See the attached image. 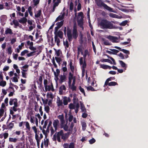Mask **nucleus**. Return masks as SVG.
<instances>
[{
	"label": "nucleus",
	"mask_w": 148,
	"mask_h": 148,
	"mask_svg": "<svg viewBox=\"0 0 148 148\" xmlns=\"http://www.w3.org/2000/svg\"><path fill=\"white\" fill-rule=\"evenodd\" d=\"M98 19V23H99V25L103 28L109 29L118 28V27L111 23L112 21L110 22L106 19H102L101 21L100 20L101 19Z\"/></svg>",
	"instance_id": "obj_1"
},
{
	"label": "nucleus",
	"mask_w": 148,
	"mask_h": 148,
	"mask_svg": "<svg viewBox=\"0 0 148 148\" xmlns=\"http://www.w3.org/2000/svg\"><path fill=\"white\" fill-rule=\"evenodd\" d=\"M9 103L10 106L14 105V106L11 108V109L10 110L11 114L12 115L14 114V112H16L20 110V109L18 108L19 106V104L18 102V100L16 98H11L10 99Z\"/></svg>",
	"instance_id": "obj_2"
},
{
	"label": "nucleus",
	"mask_w": 148,
	"mask_h": 148,
	"mask_svg": "<svg viewBox=\"0 0 148 148\" xmlns=\"http://www.w3.org/2000/svg\"><path fill=\"white\" fill-rule=\"evenodd\" d=\"M67 35L69 40L70 42L72 40L73 38L76 39L78 36V34L77 30L76 24L75 23L74 24L72 34L71 33V31L67 32Z\"/></svg>",
	"instance_id": "obj_3"
},
{
	"label": "nucleus",
	"mask_w": 148,
	"mask_h": 148,
	"mask_svg": "<svg viewBox=\"0 0 148 148\" xmlns=\"http://www.w3.org/2000/svg\"><path fill=\"white\" fill-rule=\"evenodd\" d=\"M84 54L83 55L84 62H83V58L81 57L79 59V64L81 65H82V72L85 71V69L86 66V57L87 55H89V52L88 50L86 49L84 51Z\"/></svg>",
	"instance_id": "obj_4"
},
{
	"label": "nucleus",
	"mask_w": 148,
	"mask_h": 148,
	"mask_svg": "<svg viewBox=\"0 0 148 148\" xmlns=\"http://www.w3.org/2000/svg\"><path fill=\"white\" fill-rule=\"evenodd\" d=\"M44 85L45 88V92L47 91H54L53 85L51 82L48 81L46 79H44Z\"/></svg>",
	"instance_id": "obj_5"
},
{
	"label": "nucleus",
	"mask_w": 148,
	"mask_h": 148,
	"mask_svg": "<svg viewBox=\"0 0 148 148\" xmlns=\"http://www.w3.org/2000/svg\"><path fill=\"white\" fill-rule=\"evenodd\" d=\"M97 5L100 7H103L104 8L110 12H114L113 8L110 7L102 1L101 0H95Z\"/></svg>",
	"instance_id": "obj_6"
},
{
	"label": "nucleus",
	"mask_w": 148,
	"mask_h": 148,
	"mask_svg": "<svg viewBox=\"0 0 148 148\" xmlns=\"http://www.w3.org/2000/svg\"><path fill=\"white\" fill-rule=\"evenodd\" d=\"M61 137V139L65 140V136L64 134V131L63 130H60L59 132H58L57 134H55L53 136V138L54 141H56V140L59 142H60V138Z\"/></svg>",
	"instance_id": "obj_7"
},
{
	"label": "nucleus",
	"mask_w": 148,
	"mask_h": 148,
	"mask_svg": "<svg viewBox=\"0 0 148 148\" xmlns=\"http://www.w3.org/2000/svg\"><path fill=\"white\" fill-rule=\"evenodd\" d=\"M58 118L60 121V126L61 128H63L65 130V119L63 114H62L59 115Z\"/></svg>",
	"instance_id": "obj_8"
},
{
	"label": "nucleus",
	"mask_w": 148,
	"mask_h": 148,
	"mask_svg": "<svg viewBox=\"0 0 148 148\" xmlns=\"http://www.w3.org/2000/svg\"><path fill=\"white\" fill-rule=\"evenodd\" d=\"M56 103L58 107L62 106L63 104L65 105V97H58Z\"/></svg>",
	"instance_id": "obj_9"
},
{
	"label": "nucleus",
	"mask_w": 148,
	"mask_h": 148,
	"mask_svg": "<svg viewBox=\"0 0 148 148\" xmlns=\"http://www.w3.org/2000/svg\"><path fill=\"white\" fill-rule=\"evenodd\" d=\"M79 103H76V105L71 103L69 105V108L71 110L75 109V112L76 113H77L79 110Z\"/></svg>",
	"instance_id": "obj_10"
},
{
	"label": "nucleus",
	"mask_w": 148,
	"mask_h": 148,
	"mask_svg": "<svg viewBox=\"0 0 148 148\" xmlns=\"http://www.w3.org/2000/svg\"><path fill=\"white\" fill-rule=\"evenodd\" d=\"M74 124L73 122L71 123V124L69 126V129L68 130L69 132L66 133H65V139L66 138V137L67 136V138L69 135L72 134L73 132V127L74 126Z\"/></svg>",
	"instance_id": "obj_11"
},
{
	"label": "nucleus",
	"mask_w": 148,
	"mask_h": 148,
	"mask_svg": "<svg viewBox=\"0 0 148 148\" xmlns=\"http://www.w3.org/2000/svg\"><path fill=\"white\" fill-rule=\"evenodd\" d=\"M107 38L113 42H118L117 40H118V39L116 37L109 35L108 36Z\"/></svg>",
	"instance_id": "obj_12"
},
{
	"label": "nucleus",
	"mask_w": 148,
	"mask_h": 148,
	"mask_svg": "<svg viewBox=\"0 0 148 148\" xmlns=\"http://www.w3.org/2000/svg\"><path fill=\"white\" fill-rule=\"evenodd\" d=\"M58 31L55 30L54 32L55 36H58V37H59L61 38H62L63 37V33L60 31Z\"/></svg>",
	"instance_id": "obj_13"
},
{
	"label": "nucleus",
	"mask_w": 148,
	"mask_h": 148,
	"mask_svg": "<svg viewBox=\"0 0 148 148\" xmlns=\"http://www.w3.org/2000/svg\"><path fill=\"white\" fill-rule=\"evenodd\" d=\"M112 22L114 24H119L120 25V26H124L127 24V23H128V21L127 20H126L122 21L120 23H119V22L117 21H112Z\"/></svg>",
	"instance_id": "obj_14"
},
{
	"label": "nucleus",
	"mask_w": 148,
	"mask_h": 148,
	"mask_svg": "<svg viewBox=\"0 0 148 148\" xmlns=\"http://www.w3.org/2000/svg\"><path fill=\"white\" fill-rule=\"evenodd\" d=\"M62 70L63 72V75H61L59 80L60 82V83H62V82H64L65 81V75H64V73H65L64 67H62Z\"/></svg>",
	"instance_id": "obj_15"
},
{
	"label": "nucleus",
	"mask_w": 148,
	"mask_h": 148,
	"mask_svg": "<svg viewBox=\"0 0 148 148\" xmlns=\"http://www.w3.org/2000/svg\"><path fill=\"white\" fill-rule=\"evenodd\" d=\"M53 2L54 3V5L52 10L53 12L56 7L58 6L60 2V0H53Z\"/></svg>",
	"instance_id": "obj_16"
},
{
	"label": "nucleus",
	"mask_w": 148,
	"mask_h": 148,
	"mask_svg": "<svg viewBox=\"0 0 148 148\" xmlns=\"http://www.w3.org/2000/svg\"><path fill=\"white\" fill-rule=\"evenodd\" d=\"M78 20H77L78 25L81 28H82V30L84 29V27H83V19H79V20H78L79 19H77Z\"/></svg>",
	"instance_id": "obj_17"
},
{
	"label": "nucleus",
	"mask_w": 148,
	"mask_h": 148,
	"mask_svg": "<svg viewBox=\"0 0 148 148\" xmlns=\"http://www.w3.org/2000/svg\"><path fill=\"white\" fill-rule=\"evenodd\" d=\"M59 123V121L58 119L54 120L53 123V127H54L55 130H57L58 129V126Z\"/></svg>",
	"instance_id": "obj_18"
},
{
	"label": "nucleus",
	"mask_w": 148,
	"mask_h": 148,
	"mask_svg": "<svg viewBox=\"0 0 148 148\" xmlns=\"http://www.w3.org/2000/svg\"><path fill=\"white\" fill-rule=\"evenodd\" d=\"M114 48L119 50L120 51H122L125 53L128 54H129L130 53L129 51L124 49H121L120 47L117 46H115L114 47Z\"/></svg>",
	"instance_id": "obj_19"
},
{
	"label": "nucleus",
	"mask_w": 148,
	"mask_h": 148,
	"mask_svg": "<svg viewBox=\"0 0 148 148\" xmlns=\"http://www.w3.org/2000/svg\"><path fill=\"white\" fill-rule=\"evenodd\" d=\"M35 137L37 145L38 146H39L41 140L39 136V133L35 134Z\"/></svg>",
	"instance_id": "obj_20"
},
{
	"label": "nucleus",
	"mask_w": 148,
	"mask_h": 148,
	"mask_svg": "<svg viewBox=\"0 0 148 148\" xmlns=\"http://www.w3.org/2000/svg\"><path fill=\"white\" fill-rule=\"evenodd\" d=\"M65 91V86L63 85L61 86L59 88V93L60 95H62L64 94Z\"/></svg>",
	"instance_id": "obj_21"
},
{
	"label": "nucleus",
	"mask_w": 148,
	"mask_h": 148,
	"mask_svg": "<svg viewBox=\"0 0 148 148\" xmlns=\"http://www.w3.org/2000/svg\"><path fill=\"white\" fill-rule=\"evenodd\" d=\"M5 33L6 35L8 34L11 35L13 34V32L11 29L8 28H6V30L5 31Z\"/></svg>",
	"instance_id": "obj_22"
},
{
	"label": "nucleus",
	"mask_w": 148,
	"mask_h": 148,
	"mask_svg": "<svg viewBox=\"0 0 148 148\" xmlns=\"http://www.w3.org/2000/svg\"><path fill=\"white\" fill-rule=\"evenodd\" d=\"M80 102L81 106V109L82 110V112H86V110L83 103L81 102V101H80Z\"/></svg>",
	"instance_id": "obj_23"
},
{
	"label": "nucleus",
	"mask_w": 148,
	"mask_h": 148,
	"mask_svg": "<svg viewBox=\"0 0 148 148\" xmlns=\"http://www.w3.org/2000/svg\"><path fill=\"white\" fill-rule=\"evenodd\" d=\"M63 24V22L62 21H61L60 22L57 23L56 24L57 26L55 27V30H58V29Z\"/></svg>",
	"instance_id": "obj_24"
},
{
	"label": "nucleus",
	"mask_w": 148,
	"mask_h": 148,
	"mask_svg": "<svg viewBox=\"0 0 148 148\" xmlns=\"http://www.w3.org/2000/svg\"><path fill=\"white\" fill-rule=\"evenodd\" d=\"M32 130L34 132L35 134H37V133H39V130L35 126H32Z\"/></svg>",
	"instance_id": "obj_25"
},
{
	"label": "nucleus",
	"mask_w": 148,
	"mask_h": 148,
	"mask_svg": "<svg viewBox=\"0 0 148 148\" xmlns=\"http://www.w3.org/2000/svg\"><path fill=\"white\" fill-rule=\"evenodd\" d=\"M19 78L17 74L15 73L14 77L12 78V81L17 82H18V78Z\"/></svg>",
	"instance_id": "obj_26"
},
{
	"label": "nucleus",
	"mask_w": 148,
	"mask_h": 148,
	"mask_svg": "<svg viewBox=\"0 0 148 148\" xmlns=\"http://www.w3.org/2000/svg\"><path fill=\"white\" fill-rule=\"evenodd\" d=\"M115 79V78L114 77H110L108 78L105 81L104 84V86H107L108 85V83L109 82V81H111L112 80H114Z\"/></svg>",
	"instance_id": "obj_27"
},
{
	"label": "nucleus",
	"mask_w": 148,
	"mask_h": 148,
	"mask_svg": "<svg viewBox=\"0 0 148 148\" xmlns=\"http://www.w3.org/2000/svg\"><path fill=\"white\" fill-rule=\"evenodd\" d=\"M33 112L32 111H29L27 114V119L28 120L31 117L33 116Z\"/></svg>",
	"instance_id": "obj_28"
},
{
	"label": "nucleus",
	"mask_w": 148,
	"mask_h": 148,
	"mask_svg": "<svg viewBox=\"0 0 148 148\" xmlns=\"http://www.w3.org/2000/svg\"><path fill=\"white\" fill-rule=\"evenodd\" d=\"M24 123L26 129L27 130L29 131H30L31 127L29 123L27 121H24Z\"/></svg>",
	"instance_id": "obj_29"
},
{
	"label": "nucleus",
	"mask_w": 148,
	"mask_h": 148,
	"mask_svg": "<svg viewBox=\"0 0 148 148\" xmlns=\"http://www.w3.org/2000/svg\"><path fill=\"white\" fill-rule=\"evenodd\" d=\"M85 87L86 88L87 90L88 91H96L91 86L88 87L85 86Z\"/></svg>",
	"instance_id": "obj_30"
},
{
	"label": "nucleus",
	"mask_w": 148,
	"mask_h": 148,
	"mask_svg": "<svg viewBox=\"0 0 148 148\" xmlns=\"http://www.w3.org/2000/svg\"><path fill=\"white\" fill-rule=\"evenodd\" d=\"M76 96H74L73 99V103L75 105H76L77 103H79V100L77 98L76 99Z\"/></svg>",
	"instance_id": "obj_31"
},
{
	"label": "nucleus",
	"mask_w": 148,
	"mask_h": 148,
	"mask_svg": "<svg viewBox=\"0 0 148 148\" xmlns=\"http://www.w3.org/2000/svg\"><path fill=\"white\" fill-rule=\"evenodd\" d=\"M82 124V130L83 131H85L86 129L87 126L86 123L84 122H83Z\"/></svg>",
	"instance_id": "obj_32"
},
{
	"label": "nucleus",
	"mask_w": 148,
	"mask_h": 148,
	"mask_svg": "<svg viewBox=\"0 0 148 148\" xmlns=\"http://www.w3.org/2000/svg\"><path fill=\"white\" fill-rule=\"evenodd\" d=\"M108 85L109 86H114L116 85H118V84L115 82H108Z\"/></svg>",
	"instance_id": "obj_33"
},
{
	"label": "nucleus",
	"mask_w": 148,
	"mask_h": 148,
	"mask_svg": "<svg viewBox=\"0 0 148 148\" xmlns=\"http://www.w3.org/2000/svg\"><path fill=\"white\" fill-rule=\"evenodd\" d=\"M110 50L112 51L113 53V54L116 55H117V53L119 52V51L115 49H110Z\"/></svg>",
	"instance_id": "obj_34"
},
{
	"label": "nucleus",
	"mask_w": 148,
	"mask_h": 148,
	"mask_svg": "<svg viewBox=\"0 0 148 148\" xmlns=\"http://www.w3.org/2000/svg\"><path fill=\"white\" fill-rule=\"evenodd\" d=\"M79 36H80L79 43L80 44H82L83 42V34L81 33L79 34Z\"/></svg>",
	"instance_id": "obj_35"
},
{
	"label": "nucleus",
	"mask_w": 148,
	"mask_h": 148,
	"mask_svg": "<svg viewBox=\"0 0 148 148\" xmlns=\"http://www.w3.org/2000/svg\"><path fill=\"white\" fill-rule=\"evenodd\" d=\"M79 89L80 92L83 94L85 96H86L84 88H82L81 86H80L79 87Z\"/></svg>",
	"instance_id": "obj_36"
},
{
	"label": "nucleus",
	"mask_w": 148,
	"mask_h": 148,
	"mask_svg": "<svg viewBox=\"0 0 148 148\" xmlns=\"http://www.w3.org/2000/svg\"><path fill=\"white\" fill-rule=\"evenodd\" d=\"M29 52V51L27 50H25L22 51L21 55L22 56H24L26 54H27Z\"/></svg>",
	"instance_id": "obj_37"
},
{
	"label": "nucleus",
	"mask_w": 148,
	"mask_h": 148,
	"mask_svg": "<svg viewBox=\"0 0 148 148\" xmlns=\"http://www.w3.org/2000/svg\"><path fill=\"white\" fill-rule=\"evenodd\" d=\"M17 140V139L16 138H9V141L11 142H16Z\"/></svg>",
	"instance_id": "obj_38"
},
{
	"label": "nucleus",
	"mask_w": 148,
	"mask_h": 148,
	"mask_svg": "<svg viewBox=\"0 0 148 148\" xmlns=\"http://www.w3.org/2000/svg\"><path fill=\"white\" fill-rule=\"evenodd\" d=\"M101 61L103 62H108L110 63V64H112V62L109 59H103L102 60H101Z\"/></svg>",
	"instance_id": "obj_39"
},
{
	"label": "nucleus",
	"mask_w": 148,
	"mask_h": 148,
	"mask_svg": "<svg viewBox=\"0 0 148 148\" xmlns=\"http://www.w3.org/2000/svg\"><path fill=\"white\" fill-rule=\"evenodd\" d=\"M14 126V123L12 122L8 124L7 126V129H11Z\"/></svg>",
	"instance_id": "obj_40"
},
{
	"label": "nucleus",
	"mask_w": 148,
	"mask_h": 148,
	"mask_svg": "<svg viewBox=\"0 0 148 148\" xmlns=\"http://www.w3.org/2000/svg\"><path fill=\"white\" fill-rule=\"evenodd\" d=\"M41 11L40 10L38 11L37 12V13H36L35 14V17L36 18H38L39 17V16H40L41 13Z\"/></svg>",
	"instance_id": "obj_41"
},
{
	"label": "nucleus",
	"mask_w": 148,
	"mask_h": 148,
	"mask_svg": "<svg viewBox=\"0 0 148 148\" xmlns=\"http://www.w3.org/2000/svg\"><path fill=\"white\" fill-rule=\"evenodd\" d=\"M119 62L122 67L123 68L126 67V64L122 60H119Z\"/></svg>",
	"instance_id": "obj_42"
},
{
	"label": "nucleus",
	"mask_w": 148,
	"mask_h": 148,
	"mask_svg": "<svg viewBox=\"0 0 148 148\" xmlns=\"http://www.w3.org/2000/svg\"><path fill=\"white\" fill-rule=\"evenodd\" d=\"M6 82L3 80H2V81L0 82V86L2 87L5 86L6 85Z\"/></svg>",
	"instance_id": "obj_43"
},
{
	"label": "nucleus",
	"mask_w": 148,
	"mask_h": 148,
	"mask_svg": "<svg viewBox=\"0 0 148 148\" xmlns=\"http://www.w3.org/2000/svg\"><path fill=\"white\" fill-rule=\"evenodd\" d=\"M54 39L55 41L56 42L57 45H58L60 42L59 39L58 38V37L57 36H55Z\"/></svg>",
	"instance_id": "obj_44"
},
{
	"label": "nucleus",
	"mask_w": 148,
	"mask_h": 148,
	"mask_svg": "<svg viewBox=\"0 0 148 148\" xmlns=\"http://www.w3.org/2000/svg\"><path fill=\"white\" fill-rule=\"evenodd\" d=\"M45 111L47 113H48L49 111V108L48 106H45L44 108Z\"/></svg>",
	"instance_id": "obj_45"
},
{
	"label": "nucleus",
	"mask_w": 148,
	"mask_h": 148,
	"mask_svg": "<svg viewBox=\"0 0 148 148\" xmlns=\"http://www.w3.org/2000/svg\"><path fill=\"white\" fill-rule=\"evenodd\" d=\"M47 96L48 98H50L52 99L53 98V94L51 93H48L47 94Z\"/></svg>",
	"instance_id": "obj_46"
},
{
	"label": "nucleus",
	"mask_w": 148,
	"mask_h": 148,
	"mask_svg": "<svg viewBox=\"0 0 148 148\" xmlns=\"http://www.w3.org/2000/svg\"><path fill=\"white\" fill-rule=\"evenodd\" d=\"M60 71L58 69H56V72L55 71H54V73L55 76L56 77H57L58 75L60 73Z\"/></svg>",
	"instance_id": "obj_47"
},
{
	"label": "nucleus",
	"mask_w": 148,
	"mask_h": 148,
	"mask_svg": "<svg viewBox=\"0 0 148 148\" xmlns=\"http://www.w3.org/2000/svg\"><path fill=\"white\" fill-rule=\"evenodd\" d=\"M35 118V117L33 116L30 118V121L31 123L34 124Z\"/></svg>",
	"instance_id": "obj_48"
},
{
	"label": "nucleus",
	"mask_w": 148,
	"mask_h": 148,
	"mask_svg": "<svg viewBox=\"0 0 148 148\" xmlns=\"http://www.w3.org/2000/svg\"><path fill=\"white\" fill-rule=\"evenodd\" d=\"M13 24H14L15 25L14 27L15 28H16L17 26H18L19 23L18 21H17L15 20H14L13 21Z\"/></svg>",
	"instance_id": "obj_49"
},
{
	"label": "nucleus",
	"mask_w": 148,
	"mask_h": 148,
	"mask_svg": "<svg viewBox=\"0 0 148 148\" xmlns=\"http://www.w3.org/2000/svg\"><path fill=\"white\" fill-rule=\"evenodd\" d=\"M109 16L111 17L118 18V15L113 13H110L109 14Z\"/></svg>",
	"instance_id": "obj_50"
},
{
	"label": "nucleus",
	"mask_w": 148,
	"mask_h": 148,
	"mask_svg": "<svg viewBox=\"0 0 148 148\" xmlns=\"http://www.w3.org/2000/svg\"><path fill=\"white\" fill-rule=\"evenodd\" d=\"M15 73H14V70H13L12 71H10L8 73V74L10 77H12L13 75H14Z\"/></svg>",
	"instance_id": "obj_51"
},
{
	"label": "nucleus",
	"mask_w": 148,
	"mask_h": 148,
	"mask_svg": "<svg viewBox=\"0 0 148 148\" xmlns=\"http://www.w3.org/2000/svg\"><path fill=\"white\" fill-rule=\"evenodd\" d=\"M27 21V19H20L19 20V22L22 23L24 24Z\"/></svg>",
	"instance_id": "obj_52"
},
{
	"label": "nucleus",
	"mask_w": 148,
	"mask_h": 148,
	"mask_svg": "<svg viewBox=\"0 0 148 148\" xmlns=\"http://www.w3.org/2000/svg\"><path fill=\"white\" fill-rule=\"evenodd\" d=\"M100 67L101 68H102V69H107V65H105L104 64H101L100 65Z\"/></svg>",
	"instance_id": "obj_53"
},
{
	"label": "nucleus",
	"mask_w": 148,
	"mask_h": 148,
	"mask_svg": "<svg viewBox=\"0 0 148 148\" xmlns=\"http://www.w3.org/2000/svg\"><path fill=\"white\" fill-rule=\"evenodd\" d=\"M89 141L90 144H92L95 142L96 140L94 138H92L91 139H90Z\"/></svg>",
	"instance_id": "obj_54"
},
{
	"label": "nucleus",
	"mask_w": 148,
	"mask_h": 148,
	"mask_svg": "<svg viewBox=\"0 0 148 148\" xmlns=\"http://www.w3.org/2000/svg\"><path fill=\"white\" fill-rule=\"evenodd\" d=\"M55 59L56 60L57 62L59 64H60V63L62 61L61 59L58 57H55Z\"/></svg>",
	"instance_id": "obj_55"
},
{
	"label": "nucleus",
	"mask_w": 148,
	"mask_h": 148,
	"mask_svg": "<svg viewBox=\"0 0 148 148\" xmlns=\"http://www.w3.org/2000/svg\"><path fill=\"white\" fill-rule=\"evenodd\" d=\"M35 52V51L31 52L29 53H28L27 54V55L28 57H29L34 55V53Z\"/></svg>",
	"instance_id": "obj_56"
},
{
	"label": "nucleus",
	"mask_w": 148,
	"mask_h": 148,
	"mask_svg": "<svg viewBox=\"0 0 148 148\" xmlns=\"http://www.w3.org/2000/svg\"><path fill=\"white\" fill-rule=\"evenodd\" d=\"M61 15H59L58 17L57 18H64L65 13L64 12H63L62 14V13H61Z\"/></svg>",
	"instance_id": "obj_57"
},
{
	"label": "nucleus",
	"mask_w": 148,
	"mask_h": 148,
	"mask_svg": "<svg viewBox=\"0 0 148 148\" xmlns=\"http://www.w3.org/2000/svg\"><path fill=\"white\" fill-rule=\"evenodd\" d=\"M13 58L15 60H17V58L18 56V55L17 54H15L13 53L12 54Z\"/></svg>",
	"instance_id": "obj_58"
},
{
	"label": "nucleus",
	"mask_w": 148,
	"mask_h": 148,
	"mask_svg": "<svg viewBox=\"0 0 148 148\" xmlns=\"http://www.w3.org/2000/svg\"><path fill=\"white\" fill-rule=\"evenodd\" d=\"M77 51H78V54H79V53L80 52H81L82 54L83 52H82V48L80 46L78 47Z\"/></svg>",
	"instance_id": "obj_59"
},
{
	"label": "nucleus",
	"mask_w": 148,
	"mask_h": 148,
	"mask_svg": "<svg viewBox=\"0 0 148 148\" xmlns=\"http://www.w3.org/2000/svg\"><path fill=\"white\" fill-rule=\"evenodd\" d=\"M4 112V110L2 108L0 109V117L2 116Z\"/></svg>",
	"instance_id": "obj_60"
},
{
	"label": "nucleus",
	"mask_w": 148,
	"mask_h": 148,
	"mask_svg": "<svg viewBox=\"0 0 148 148\" xmlns=\"http://www.w3.org/2000/svg\"><path fill=\"white\" fill-rule=\"evenodd\" d=\"M8 53L9 54H11L12 51L11 47H9L8 48Z\"/></svg>",
	"instance_id": "obj_61"
},
{
	"label": "nucleus",
	"mask_w": 148,
	"mask_h": 148,
	"mask_svg": "<svg viewBox=\"0 0 148 148\" xmlns=\"http://www.w3.org/2000/svg\"><path fill=\"white\" fill-rule=\"evenodd\" d=\"M70 87V88L72 89V90L73 91L74 90H75L76 89V87L75 86V85H71L70 86V87Z\"/></svg>",
	"instance_id": "obj_62"
},
{
	"label": "nucleus",
	"mask_w": 148,
	"mask_h": 148,
	"mask_svg": "<svg viewBox=\"0 0 148 148\" xmlns=\"http://www.w3.org/2000/svg\"><path fill=\"white\" fill-rule=\"evenodd\" d=\"M104 44L106 45H111V44L110 43L109 41L107 40L103 42Z\"/></svg>",
	"instance_id": "obj_63"
},
{
	"label": "nucleus",
	"mask_w": 148,
	"mask_h": 148,
	"mask_svg": "<svg viewBox=\"0 0 148 148\" xmlns=\"http://www.w3.org/2000/svg\"><path fill=\"white\" fill-rule=\"evenodd\" d=\"M68 148H74V144L73 143H70Z\"/></svg>",
	"instance_id": "obj_64"
}]
</instances>
